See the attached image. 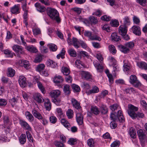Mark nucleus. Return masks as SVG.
Instances as JSON below:
<instances>
[{
    "instance_id": "29",
    "label": "nucleus",
    "mask_w": 147,
    "mask_h": 147,
    "mask_svg": "<svg viewBox=\"0 0 147 147\" xmlns=\"http://www.w3.org/2000/svg\"><path fill=\"white\" fill-rule=\"evenodd\" d=\"M15 74V71L11 67H9L7 69V76L10 77H13Z\"/></svg>"
},
{
    "instance_id": "55",
    "label": "nucleus",
    "mask_w": 147,
    "mask_h": 147,
    "mask_svg": "<svg viewBox=\"0 0 147 147\" xmlns=\"http://www.w3.org/2000/svg\"><path fill=\"white\" fill-rule=\"evenodd\" d=\"M67 143L69 144L73 145L77 143V140L76 139L71 138L69 140Z\"/></svg>"
},
{
    "instance_id": "32",
    "label": "nucleus",
    "mask_w": 147,
    "mask_h": 147,
    "mask_svg": "<svg viewBox=\"0 0 147 147\" xmlns=\"http://www.w3.org/2000/svg\"><path fill=\"white\" fill-rule=\"evenodd\" d=\"M70 86L68 85H65L63 87V90L65 94L68 95L70 93Z\"/></svg>"
},
{
    "instance_id": "46",
    "label": "nucleus",
    "mask_w": 147,
    "mask_h": 147,
    "mask_svg": "<svg viewBox=\"0 0 147 147\" xmlns=\"http://www.w3.org/2000/svg\"><path fill=\"white\" fill-rule=\"evenodd\" d=\"M111 38L112 40L118 41L119 39V37L117 36L115 33H113L111 35Z\"/></svg>"
},
{
    "instance_id": "64",
    "label": "nucleus",
    "mask_w": 147,
    "mask_h": 147,
    "mask_svg": "<svg viewBox=\"0 0 147 147\" xmlns=\"http://www.w3.org/2000/svg\"><path fill=\"white\" fill-rule=\"evenodd\" d=\"M89 20L92 23L96 24L98 22L97 19L94 16L90 17L89 18Z\"/></svg>"
},
{
    "instance_id": "5",
    "label": "nucleus",
    "mask_w": 147,
    "mask_h": 147,
    "mask_svg": "<svg viewBox=\"0 0 147 147\" xmlns=\"http://www.w3.org/2000/svg\"><path fill=\"white\" fill-rule=\"evenodd\" d=\"M60 94V91L58 90H53L50 92V96L51 97L53 98H54L53 102L57 105H58V102H60L61 100H58L55 98L59 97Z\"/></svg>"
},
{
    "instance_id": "27",
    "label": "nucleus",
    "mask_w": 147,
    "mask_h": 147,
    "mask_svg": "<svg viewBox=\"0 0 147 147\" xmlns=\"http://www.w3.org/2000/svg\"><path fill=\"white\" fill-rule=\"evenodd\" d=\"M19 141L22 144H24L26 141V136L24 134H22L19 138Z\"/></svg>"
},
{
    "instance_id": "37",
    "label": "nucleus",
    "mask_w": 147,
    "mask_h": 147,
    "mask_svg": "<svg viewBox=\"0 0 147 147\" xmlns=\"http://www.w3.org/2000/svg\"><path fill=\"white\" fill-rule=\"evenodd\" d=\"M47 65L48 66L52 68H55L56 65V63L52 60L49 59L47 62Z\"/></svg>"
},
{
    "instance_id": "30",
    "label": "nucleus",
    "mask_w": 147,
    "mask_h": 147,
    "mask_svg": "<svg viewBox=\"0 0 147 147\" xmlns=\"http://www.w3.org/2000/svg\"><path fill=\"white\" fill-rule=\"evenodd\" d=\"M74 111L71 109H68L66 112V115L69 119H71L74 117Z\"/></svg>"
},
{
    "instance_id": "50",
    "label": "nucleus",
    "mask_w": 147,
    "mask_h": 147,
    "mask_svg": "<svg viewBox=\"0 0 147 147\" xmlns=\"http://www.w3.org/2000/svg\"><path fill=\"white\" fill-rule=\"evenodd\" d=\"M19 98H16L13 97L9 100V102L12 106L13 107L14 105L16 104Z\"/></svg>"
},
{
    "instance_id": "53",
    "label": "nucleus",
    "mask_w": 147,
    "mask_h": 147,
    "mask_svg": "<svg viewBox=\"0 0 147 147\" xmlns=\"http://www.w3.org/2000/svg\"><path fill=\"white\" fill-rule=\"evenodd\" d=\"M125 91L127 93H129V94L131 93H135L136 91L134 88L132 87L127 88L125 90Z\"/></svg>"
},
{
    "instance_id": "1",
    "label": "nucleus",
    "mask_w": 147,
    "mask_h": 147,
    "mask_svg": "<svg viewBox=\"0 0 147 147\" xmlns=\"http://www.w3.org/2000/svg\"><path fill=\"white\" fill-rule=\"evenodd\" d=\"M47 14L53 20H55L58 23L61 22L59 13L58 11L55 9L51 8H48L47 10Z\"/></svg>"
},
{
    "instance_id": "17",
    "label": "nucleus",
    "mask_w": 147,
    "mask_h": 147,
    "mask_svg": "<svg viewBox=\"0 0 147 147\" xmlns=\"http://www.w3.org/2000/svg\"><path fill=\"white\" fill-rule=\"evenodd\" d=\"M118 47L119 50L125 54L128 53L130 51L129 49L125 45L124 46L120 45H118Z\"/></svg>"
},
{
    "instance_id": "28",
    "label": "nucleus",
    "mask_w": 147,
    "mask_h": 147,
    "mask_svg": "<svg viewBox=\"0 0 147 147\" xmlns=\"http://www.w3.org/2000/svg\"><path fill=\"white\" fill-rule=\"evenodd\" d=\"M60 122L61 124L65 127L68 128L70 126V124L68 121L63 118H60Z\"/></svg>"
},
{
    "instance_id": "4",
    "label": "nucleus",
    "mask_w": 147,
    "mask_h": 147,
    "mask_svg": "<svg viewBox=\"0 0 147 147\" xmlns=\"http://www.w3.org/2000/svg\"><path fill=\"white\" fill-rule=\"evenodd\" d=\"M84 35L88 38L89 40H98L99 41L101 40L100 38L96 35L94 34L92 32L89 31H85L84 32Z\"/></svg>"
},
{
    "instance_id": "56",
    "label": "nucleus",
    "mask_w": 147,
    "mask_h": 147,
    "mask_svg": "<svg viewBox=\"0 0 147 147\" xmlns=\"http://www.w3.org/2000/svg\"><path fill=\"white\" fill-rule=\"evenodd\" d=\"M37 85L38 87L43 94L45 92V88L43 86L42 84L40 82H37Z\"/></svg>"
},
{
    "instance_id": "38",
    "label": "nucleus",
    "mask_w": 147,
    "mask_h": 147,
    "mask_svg": "<svg viewBox=\"0 0 147 147\" xmlns=\"http://www.w3.org/2000/svg\"><path fill=\"white\" fill-rule=\"evenodd\" d=\"M75 64V65L78 68L80 69L84 67V64L79 60L76 61Z\"/></svg>"
},
{
    "instance_id": "8",
    "label": "nucleus",
    "mask_w": 147,
    "mask_h": 147,
    "mask_svg": "<svg viewBox=\"0 0 147 147\" xmlns=\"http://www.w3.org/2000/svg\"><path fill=\"white\" fill-rule=\"evenodd\" d=\"M129 82L136 87H137L141 85L140 83L137 79L136 76L131 75L129 77Z\"/></svg>"
},
{
    "instance_id": "42",
    "label": "nucleus",
    "mask_w": 147,
    "mask_h": 147,
    "mask_svg": "<svg viewBox=\"0 0 147 147\" xmlns=\"http://www.w3.org/2000/svg\"><path fill=\"white\" fill-rule=\"evenodd\" d=\"M71 87L74 92H78L80 90V87L77 85L73 84L72 85Z\"/></svg>"
},
{
    "instance_id": "6",
    "label": "nucleus",
    "mask_w": 147,
    "mask_h": 147,
    "mask_svg": "<svg viewBox=\"0 0 147 147\" xmlns=\"http://www.w3.org/2000/svg\"><path fill=\"white\" fill-rule=\"evenodd\" d=\"M13 50L16 53L17 56L20 57V55L23 54L24 51L23 47L20 45H14L12 47Z\"/></svg>"
},
{
    "instance_id": "31",
    "label": "nucleus",
    "mask_w": 147,
    "mask_h": 147,
    "mask_svg": "<svg viewBox=\"0 0 147 147\" xmlns=\"http://www.w3.org/2000/svg\"><path fill=\"white\" fill-rule=\"evenodd\" d=\"M94 65L95 67L96 68L97 71L99 72H101L103 70V67L102 64H100L98 63H94Z\"/></svg>"
},
{
    "instance_id": "24",
    "label": "nucleus",
    "mask_w": 147,
    "mask_h": 147,
    "mask_svg": "<svg viewBox=\"0 0 147 147\" xmlns=\"http://www.w3.org/2000/svg\"><path fill=\"white\" fill-rule=\"evenodd\" d=\"M137 65L140 68L144 69L145 70H147V64L145 62L142 61L137 62Z\"/></svg>"
},
{
    "instance_id": "3",
    "label": "nucleus",
    "mask_w": 147,
    "mask_h": 147,
    "mask_svg": "<svg viewBox=\"0 0 147 147\" xmlns=\"http://www.w3.org/2000/svg\"><path fill=\"white\" fill-rule=\"evenodd\" d=\"M128 114L132 119H136V115L135 112L138 111V108L131 104H129L128 105Z\"/></svg>"
},
{
    "instance_id": "52",
    "label": "nucleus",
    "mask_w": 147,
    "mask_h": 147,
    "mask_svg": "<svg viewBox=\"0 0 147 147\" xmlns=\"http://www.w3.org/2000/svg\"><path fill=\"white\" fill-rule=\"evenodd\" d=\"M134 23L136 24L139 25L140 23V20L139 18L137 16H134L133 18Z\"/></svg>"
},
{
    "instance_id": "10",
    "label": "nucleus",
    "mask_w": 147,
    "mask_h": 147,
    "mask_svg": "<svg viewBox=\"0 0 147 147\" xmlns=\"http://www.w3.org/2000/svg\"><path fill=\"white\" fill-rule=\"evenodd\" d=\"M81 74L82 77L84 79L88 80L91 79L92 78V75L89 72L82 71Z\"/></svg>"
},
{
    "instance_id": "59",
    "label": "nucleus",
    "mask_w": 147,
    "mask_h": 147,
    "mask_svg": "<svg viewBox=\"0 0 147 147\" xmlns=\"http://www.w3.org/2000/svg\"><path fill=\"white\" fill-rule=\"evenodd\" d=\"M55 145L57 147H65V145L61 142H55Z\"/></svg>"
},
{
    "instance_id": "58",
    "label": "nucleus",
    "mask_w": 147,
    "mask_h": 147,
    "mask_svg": "<svg viewBox=\"0 0 147 147\" xmlns=\"http://www.w3.org/2000/svg\"><path fill=\"white\" fill-rule=\"evenodd\" d=\"M110 23L111 25L113 27H117L119 25L118 21L116 20H112Z\"/></svg>"
},
{
    "instance_id": "18",
    "label": "nucleus",
    "mask_w": 147,
    "mask_h": 147,
    "mask_svg": "<svg viewBox=\"0 0 147 147\" xmlns=\"http://www.w3.org/2000/svg\"><path fill=\"white\" fill-rule=\"evenodd\" d=\"M71 102L73 106L77 109H80L81 107L80 103L75 99L72 98L71 99Z\"/></svg>"
},
{
    "instance_id": "45",
    "label": "nucleus",
    "mask_w": 147,
    "mask_h": 147,
    "mask_svg": "<svg viewBox=\"0 0 147 147\" xmlns=\"http://www.w3.org/2000/svg\"><path fill=\"white\" fill-rule=\"evenodd\" d=\"M125 46L127 47L129 49H132L134 46V43L132 41L129 42L125 44Z\"/></svg>"
},
{
    "instance_id": "54",
    "label": "nucleus",
    "mask_w": 147,
    "mask_h": 147,
    "mask_svg": "<svg viewBox=\"0 0 147 147\" xmlns=\"http://www.w3.org/2000/svg\"><path fill=\"white\" fill-rule=\"evenodd\" d=\"M33 34L34 36H36L38 34H40L41 33L40 29L38 28H36L33 29Z\"/></svg>"
},
{
    "instance_id": "14",
    "label": "nucleus",
    "mask_w": 147,
    "mask_h": 147,
    "mask_svg": "<svg viewBox=\"0 0 147 147\" xmlns=\"http://www.w3.org/2000/svg\"><path fill=\"white\" fill-rule=\"evenodd\" d=\"M137 133L140 139L142 142L143 140L145 141L147 140L146 136L144 134L142 129H140L137 131Z\"/></svg>"
},
{
    "instance_id": "22",
    "label": "nucleus",
    "mask_w": 147,
    "mask_h": 147,
    "mask_svg": "<svg viewBox=\"0 0 147 147\" xmlns=\"http://www.w3.org/2000/svg\"><path fill=\"white\" fill-rule=\"evenodd\" d=\"M54 82L56 84L62 83L63 81V79L61 76L59 75L55 76L53 78Z\"/></svg>"
},
{
    "instance_id": "19",
    "label": "nucleus",
    "mask_w": 147,
    "mask_h": 147,
    "mask_svg": "<svg viewBox=\"0 0 147 147\" xmlns=\"http://www.w3.org/2000/svg\"><path fill=\"white\" fill-rule=\"evenodd\" d=\"M20 7L18 5H15L11 9V13L14 14H17L20 13Z\"/></svg>"
},
{
    "instance_id": "7",
    "label": "nucleus",
    "mask_w": 147,
    "mask_h": 147,
    "mask_svg": "<svg viewBox=\"0 0 147 147\" xmlns=\"http://www.w3.org/2000/svg\"><path fill=\"white\" fill-rule=\"evenodd\" d=\"M67 41L69 45H73L76 48H78L80 47V40H78L76 38L73 37L72 40L70 38L68 37Z\"/></svg>"
},
{
    "instance_id": "15",
    "label": "nucleus",
    "mask_w": 147,
    "mask_h": 147,
    "mask_svg": "<svg viewBox=\"0 0 147 147\" xmlns=\"http://www.w3.org/2000/svg\"><path fill=\"white\" fill-rule=\"evenodd\" d=\"M34 6L36 8L37 10L40 12H44L46 10L45 7L44 6L42 5L39 3H36L34 4Z\"/></svg>"
},
{
    "instance_id": "36",
    "label": "nucleus",
    "mask_w": 147,
    "mask_h": 147,
    "mask_svg": "<svg viewBox=\"0 0 147 147\" xmlns=\"http://www.w3.org/2000/svg\"><path fill=\"white\" fill-rule=\"evenodd\" d=\"M101 113L104 114H106L108 112V109L105 105L103 104L101 105L100 107Z\"/></svg>"
},
{
    "instance_id": "49",
    "label": "nucleus",
    "mask_w": 147,
    "mask_h": 147,
    "mask_svg": "<svg viewBox=\"0 0 147 147\" xmlns=\"http://www.w3.org/2000/svg\"><path fill=\"white\" fill-rule=\"evenodd\" d=\"M50 50L53 51H55L57 50V46L53 44H50L48 45Z\"/></svg>"
},
{
    "instance_id": "57",
    "label": "nucleus",
    "mask_w": 147,
    "mask_h": 147,
    "mask_svg": "<svg viewBox=\"0 0 147 147\" xmlns=\"http://www.w3.org/2000/svg\"><path fill=\"white\" fill-rule=\"evenodd\" d=\"M7 103V101L6 100L3 98L0 99V107L5 106Z\"/></svg>"
},
{
    "instance_id": "61",
    "label": "nucleus",
    "mask_w": 147,
    "mask_h": 147,
    "mask_svg": "<svg viewBox=\"0 0 147 147\" xmlns=\"http://www.w3.org/2000/svg\"><path fill=\"white\" fill-rule=\"evenodd\" d=\"M27 4L26 3V1H25L22 6V8L24 11H28L29 8L27 6Z\"/></svg>"
},
{
    "instance_id": "34",
    "label": "nucleus",
    "mask_w": 147,
    "mask_h": 147,
    "mask_svg": "<svg viewBox=\"0 0 147 147\" xmlns=\"http://www.w3.org/2000/svg\"><path fill=\"white\" fill-rule=\"evenodd\" d=\"M108 49L110 53L113 54H115L117 51L115 47L112 45H111L108 47Z\"/></svg>"
},
{
    "instance_id": "62",
    "label": "nucleus",
    "mask_w": 147,
    "mask_h": 147,
    "mask_svg": "<svg viewBox=\"0 0 147 147\" xmlns=\"http://www.w3.org/2000/svg\"><path fill=\"white\" fill-rule=\"evenodd\" d=\"M19 123L22 127L24 128L28 124L27 122L22 120H20Z\"/></svg>"
},
{
    "instance_id": "47",
    "label": "nucleus",
    "mask_w": 147,
    "mask_h": 147,
    "mask_svg": "<svg viewBox=\"0 0 147 147\" xmlns=\"http://www.w3.org/2000/svg\"><path fill=\"white\" fill-rule=\"evenodd\" d=\"M87 144L90 147H93L94 146V142L92 138H90L87 140Z\"/></svg>"
},
{
    "instance_id": "16",
    "label": "nucleus",
    "mask_w": 147,
    "mask_h": 147,
    "mask_svg": "<svg viewBox=\"0 0 147 147\" xmlns=\"http://www.w3.org/2000/svg\"><path fill=\"white\" fill-rule=\"evenodd\" d=\"M77 121L79 125H82L83 123V116L80 113H78L76 115Z\"/></svg>"
},
{
    "instance_id": "13",
    "label": "nucleus",
    "mask_w": 147,
    "mask_h": 147,
    "mask_svg": "<svg viewBox=\"0 0 147 147\" xmlns=\"http://www.w3.org/2000/svg\"><path fill=\"white\" fill-rule=\"evenodd\" d=\"M34 99L38 102L41 103L44 100V99L41 95L39 93H36L33 95Z\"/></svg>"
},
{
    "instance_id": "33",
    "label": "nucleus",
    "mask_w": 147,
    "mask_h": 147,
    "mask_svg": "<svg viewBox=\"0 0 147 147\" xmlns=\"http://www.w3.org/2000/svg\"><path fill=\"white\" fill-rule=\"evenodd\" d=\"M56 112L57 116L59 117L60 118H62L64 117L65 115L61 108H57Z\"/></svg>"
},
{
    "instance_id": "39",
    "label": "nucleus",
    "mask_w": 147,
    "mask_h": 147,
    "mask_svg": "<svg viewBox=\"0 0 147 147\" xmlns=\"http://www.w3.org/2000/svg\"><path fill=\"white\" fill-rule=\"evenodd\" d=\"M26 49L28 51L33 53H36L38 51L36 48L33 46H28L26 47Z\"/></svg>"
},
{
    "instance_id": "26",
    "label": "nucleus",
    "mask_w": 147,
    "mask_h": 147,
    "mask_svg": "<svg viewBox=\"0 0 147 147\" xmlns=\"http://www.w3.org/2000/svg\"><path fill=\"white\" fill-rule=\"evenodd\" d=\"M26 117L30 122H32L34 120V117L29 112L26 111L25 113Z\"/></svg>"
},
{
    "instance_id": "2",
    "label": "nucleus",
    "mask_w": 147,
    "mask_h": 147,
    "mask_svg": "<svg viewBox=\"0 0 147 147\" xmlns=\"http://www.w3.org/2000/svg\"><path fill=\"white\" fill-rule=\"evenodd\" d=\"M110 117L113 121H119L120 122H123L124 121V117L122 114V111L119 110L117 113V115H115L113 112L111 113Z\"/></svg>"
},
{
    "instance_id": "25",
    "label": "nucleus",
    "mask_w": 147,
    "mask_h": 147,
    "mask_svg": "<svg viewBox=\"0 0 147 147\" xmlns=\"http://www.w3.org/2000/svg\"><path fill=\"white\" fill-rule=\"evenodd\" d=\"M44 104L46 110L49 111L51 109V105L49 100L48 98L45 99Z\"/></svg>"
},
{
    "instance_id": "40",
    "label": "nucleus",
    "mask_w": 147,
    "mask_h": 147,
    "mask_svg": "<svg viewBox=\"0 0 147 147\" xmlns=\"http://www.w3.org/2000/svg\"><path fill=\"white\" fill-rule=\"evenodd\" d=\"M129 134L131 137L133 138L136 137V133L135 129L132 127L130 128L129 130Z\"/></svg>"
},
{
    "instance_id": "63",
    "label": "nucleus",
    "mask_w": 147,
    "mask_h": 147,
    "mask_svg": "<svg viewBox=\"0 0 147 147\" xmlns=\"http://www.w3.org/2000/svg\"><path fill=\"white\" fill-rule=\"evenodd\" d=\"M136 2L141 5L144 6L146 4L147 0H136Z\"/></svg>"
},
{
    "instance_id": "43",
    "label": "nucleus",
    "mask_w": 147,
    "mask_h": 147,
    "mask_svg": "<svg viewBox=\"0 0 147 147\" xmlns=\"http://www.w3.org/2000/svg\"><path fill=\"white\" fill-rule=\"evenodd\" d=\"M68 52L70 55L71 57H76V52L74 49H69Z\"/></svg>"
},
{
    "instance_id": "23",
    "label": "nucleus",
    "mask_w": 147,
    "mask_h": 147,
    "mask_svg": "<svg viewBox=\"0 0 147 147\" xmlns=\"http://www.w3.org/2000/svg\"><path fill=\"white\" fill-rule=\"evenodd\" d=\"M90 112L95 115L99 114L100 111L98 108L95 106H92L90 108Z\"/></svg>"
},
{
    "instance_id": "60",
    "label": "nucleus",
    "mask_w": 147,
    "mask_h": 147,
    "mask_svg": "<svg viewBox=\"0 0 147 147\" xmlns=\"http://www.w3.org/2000/svg\"><path fill=\"white\" fill-rule=\"evenodd\" d=\"M102 28L103 30L109 32L110 31V28L109 25L107 24L104 25L102 27Z\"/></svg>"
},
{
    "instance_id": "51",
    "label": "nucleus",
    "mask_w": 147,
    "mask_h": 147,
    "mask_svg": "<svg viewBox=\"0 0 147 147\" xmlns=\"http://www.w3.org/2000/svg\"><path fill=\"white\" fill-rule=\"evenodd\" d=\"M119 107V105L117 104H114L110 106V109L113 112L117 110Z\"/></svg>"
},
{
    "instance_id": "41",
    "label": "nucleus",
    "mask_w": 147,
    "mask_h": 147,
    "mask_svg": "<svg viewBox=\"0 0 147 147\" xmlns=\"http://www.w3.org/2000/svg\"><path fill=\"white\" fill-rule=\"evenodd\" d=\"M61 71L64 75L67 76L70 73V70L67 67H63L61 68Z\"/></svg>"
},
{
    "instance_id": "35",
    "label": "nucleus",
    "mask_w": 147,
    "mask_h": 147,
    "mask_svg": "<svg viewBox=\"0 0 147 147\" xmlns=\"http://www.w3.org/2000/svg\"><path fill=\"white\" fill-rule=\"evenodd\" d=\"M45 67V65L43 64H40L38 65L36 67V70L40 73H41L42 71L44 69Z\"/></svg>"
},
{
    "instance_id": "12",
    "label": "nucleus",
    "mask_w": 147,
    "mask_h": 147,
    "mask_svg": "<svg viewBox=\"0 0 147 147\" xmlns=\"http://www.w3.org/2000/svg\"><path fill=\"white\" fill-rule=\"evenodd\" d=\"M127 30V26L125 25H121L119 28V32L121 35L126 34Z\"/></svg>"
},
{
    "instance_id": "21",
    "label": "nucleus",
    "mask_w": 147,
    "mask_h": 147,
    "mask_svg": "<svg viewBox=\"0 0 147 147\" xmlns=\"http://www.w3.org/2000/svg\"><path fill=\"white\" fill-rule=\"evenodd\" d=\"M99 91V88L97 87L94 86L92 89L86 91V92L88 95H89L92 94L97 93Z\"/></svg>"
},
{
    "instance_id": "48",
    "label": "nucleus",
    "mask_w": 147,
    "mask_h": 147,
    "mask_svg": "<svg viewBox=\"0 0 147 147\" xmlns=\"http://www.w3.org/2000/svg\"><path fill=\"white\" fill-rule=\"evenodd\" d=\"M124 24L125 25H129L130 24V20L129 17L125 16L123 18Z\"/></svg>"
},
{
    "instance_id": "11",
    "label": "nucleus",
    "mask_w": 147,
    "mask_h": 147,
    "mask_svg": "<svg viewBox=\"0 0 147 147\" xmlns=\"http://www.w3.org/2000/svg\"><path fill=\"white\" fill-rule=\"evenodd\" d=\"M18 81L19 84L21 87L23 88L26 87L27 84L26 82V79L24 76H20Z\"/></svg>"
},
{
    "instance_id": "9",
    "label": "nucleus",
    "mask_w": 147,
    "mask_h": 147,
    "mask_svg": "<svg viewBox=\"0 0 147 147\" xmlns=\"http://www.w3.org/2000/svg\"><path fill=\"white\" fill-rule=\"evenodd\" d=\"M131 30L132 32L135 35L140 36L141 34V31L140 27L138 26L134 25L133 26Z\"/></svg>"
},
{
    "instance_id": "44",
    "label": "nucleus",
    "mask_w": 147,
    "mask_h": 147,
    "mask_svg": "<svg viewBox=\"0 0 147 147\" xmlns=\"http://www.w3.org/2000/svg\"><path fill=\"white\" fill-rule=\"evenodd\" d=\"M42 59V55L40 54H38L36 55L34 61L35 63H39L41 61Z\"/></svg>"
},
{
    "instance_id": "20",
    "label": "nucleus",
    "mask_w": 147,
    "mask_h": 147,
    "mask_svg": "<svg viewBox=\"0 0 147 147\" xmlns=\"http://www.w3.org/2000/svg\"><path fill=\"white\" fill-rule=\"evenodd\" d=\"M32 113L35 118L38 119L40 120L42 119V116L41 114L35 109H32Z\"/></svg>"
}]
</instances>
